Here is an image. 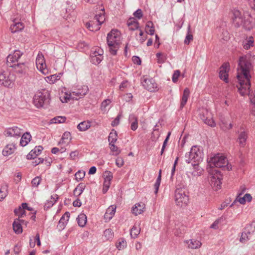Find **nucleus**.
<instances>
[{
    "instance_id": "1",
    "label": "nucleus",
    "mask_w": 255,
    "mask_h": 255,
    "mask_svg": "<svg viewBox=\"0 0 255 255\" xmlns=\"http://www.w3.org/2000/svg\"><path fill=\"white\" fill-rule=\"evenodd\" d=\"M238 75L237 76L240 86L238 90L240 94L244 96L248 94L251 87L250 71L251 64L245 58L240 57L239 62Z\"/></svg>"
},
{
    "instance_id": "2",
    "label": "nucleus",
    "mask_w": 255,
    "mask_h": 255,
    "mask_svg": "<svg viewBox=\"0 0 255 255\" xmlns=\"http://www.w3.org/2000/svg\"><path fill=\"white\" fill-rule=\"evenodd\" d=\"M202 152L197 146H193L189 153L185 155L186 162L188 163H191L192 161L195 163H192L195 169H197L199 172L197 173L192 172L194 175H198L201 174L202 170L198 169L199 167V162L202 159Z\"/></svg>"
},
{
    "instance_id": "3",
    "label": "nucleus",
    "mask_w": 255,
    "mask_h": 255,
    "mask_svg": "<svg viewBox=\"0 0 255 255\" xmlns=\"http://www.w3.org/2000/svg\"><path fill=\"white\" fill-rule=\"evenodd\" d=\"M102 11L98 14H96L94 19L87 22L86 27L91 31H97L100 29V25L104 22L105 20L104 15V9H101Z\"/></svg>"
},
{
    "instance_id": "4",
    "label": "nucleus",
    "mask_w": 255,
    "mask_h": 255,
    "mask_svg": "<svg viewBox=\"0 0 255 255\" xmlns=\"http://www.w3.org/2000/svg\"><path fill=\"white\" fill-rule=\"evenodd\" d=\"M176 204L179 207L185 206L189 201L188 192L185 188H177L175 191Z\"/></svg>"
},
{
    "instance_id": "5",
    "label": "nucleus",
    "mask_w": 255,
    "mask_h": 255,
    "mask_svg": "<svg viewBox=\"0 0 255 255\" xmlns=\"http://www.w3.org/2000/svg\"><path fill=\"white\" fill-rule=\"evenodd\" d=\"M231 17L233 24L236 27L245 26L246 21L244 13L238 9L234 8L231 12Z\"/></svg>"
},
{
    "instance_id": "6",
    "label": "nucleus",
    "mask_w": 255,
    "mask_h": 255,
    "mask_svg": "<svg viewBox=\"0 0 255 255\" xmlns=\"http://www.w3.org/2000/svg\"><path fill=\"white\" fill-rule=\"evenodd\" d=\"M50 94L48 91L37 92L33 97V103L37 108H41L49 103Z\"/></svg>"
},
{
    "instance_id": "7",
    "label": "nucleus",
    "mask_w": 255,
    "mask_h": 255,
    "mask_svg": "<svg viewBox=\"0 0 255 255\" xmlns=\"http://www.w3.org/2000/svg\"><path fill=\"white\" fill-rule=\"evenodd\" d=\"M15 76L8 71H2L0 73V84L4 87L11 88L14 85Z\"/></svg>"
},
{
    "instance_id": "8",
    "label": "nucleus",
    "mask_w": 255,
    "mask_h": 255,
    "mask_svg": "<svg viewBox=\"0 0 255 255\" xmlns=\"http://www.w3.org/2000/svg\"><path fill=\"white\" fill-rule=\"evenodd\" d=\"M208 162L211 167L225 168L226 164L227 163V159L224 156L220 154H217L211 157Z\"/></svg>"
},
{
    "instance_id": "9",
    "label": "nucleus",
    "mask_w": 255,
    "mask_h": 255,
    "mask_svg": "<svg viewBox=\"0 0 255 255\" xmlns=\"http://www.w3.org/2000/svg\"><path fill=\"white\" fill-rule=\"evenodd\" d=\"M199 117L205 124L214 127L216 126L215 121L212 118V114L207 109H200L199 110Z\"/></svg>"
},
{
    "instance_id": "10",
    "label": "nucleus",
    "mask_w": 255,
    "mask_h": 255,
    "mask_svg": "<svg viewBox=\"0 0 255 255\" xmlns=\"http://www.w3.org/2000/svg\"><path fill=\"white\" fill-rule=\"evenodd\" d=\"M36 65L37 69L43 74L46 75L48 72L46 67L45 60L42 53L39 52L36 59Z\"/></svg>"
},
{
    "instance_id": "11",
    "label": "nucleus",
    "mask_w": 255,
    "mask_h": 255,
    "mask_svg": "<svg viewBox=\"0 0 255 255\" xmlns=\"http://www.w3.org/2000/svg\"><path fill=\"white\" fill-rule=\"evenodd\" d=\"M22 54L23 53L18 50H15L12 54H9L6 59L7 66L11 67L18 63V60Z\"/></svg>"
},
{
    "instance_id": "12",
    "label": "nucleus",
    "mask_w": 255,
    "mask_h": 255,
    "mask_svg": "<svg viewBox=\"0 0 255 255\" xmlns=\"http://www.w3.org/2000/svg\"><path fill=\"white\" fill-rule=\"evenodd\" d=\"M121 32L117 29H113V37L115 40L113 39V55L117 54V51L119 48L121 42Z\"/></svg>"
},
{
    "instance_id": "13",
    "label": "nucleus",
    "mask_w": 255,
    "mask_h": 255,
    "mask_svg": "<svg viewBox=\"0 0 255 255\" xmlns=\"http://www.w3.org/2000/svg\"><path fill=\"white\" fill-rule=\"evenodd\" d=\"M246 231L242 233L240 242L244 243L250 240L249 235L255 231V222H253L246 228Z\"/></svg>"
},
{
    "instance_id": "14",
    "label": "nucleus",
    "mask_w": 255,
    "mask_h": 255,
    "mask_svg": "<svg viewBox=\"0 0 255 255\" xmlns=\"http://www.w3.org/2000/svg\"><path fill=\"white\" fill-rule=\"evenodd\" d=\"M104 178L103 193H106L109 189L112 181V173L109 171H105L103 174Z\"/></svg>"
},
{
    "instance_id": "15",
    "label": "nucleus",
    "mask_w": 255,
    "mask_h": 255,
    "mask_svg": "<svg viewBox=\"0 0 255 255\" xmlns=\"http://www.w3.org/2000/svg\"><path fill=\"white\" fill-rule=\"evenodd\" d=\"M11 67L13 68L15 74L20 77L25 76L27 71V67L24 63H17Z\"/></svg>"
},
{
    "instance_id": "16",
    "label": "nucleus",
    "mask_w": 255,
    "mask_h": 255,
    "mask_svg": "<svg viewBox=\"0 0 255 255\" xmlns=\"http://www.w3.org/2000/svg\"><path fill=\"white\" fill-rule=\"evenodd\" d=\"M23 133V130L17 127H13L6 129L4 133L6 136L19 137Z\"/></svg>"
},
{
    "instance_id": "17",
    "label": "nucleus",
    "mask_w": 255,
    "mask_h": 255,
    "mask_svg": "<svg viewBox=\"0 0 255 255\" xmlns=\"http://www.w3.org/2000/svg\"><path fill=\"white\" fill-rule=\"evenodd\" d=\"M219 77L226 83L228 82V72L230 70L229 63H224L220 68Z\"/></svg>"
},
{
    "instance_id": "18",
    "label": "nucleus",
    "mask_w": 255,
    "mask_h": 255,
    "mask_svg": "<svg viewBox=\"0 0 255 255\" xmlns=\"http://www.w3.org/2000/svg\"><path fill=\"white\" fill-rule=\"evenodd\" d=\"M143 86L150 92H154L157 88V84L153 79L145 78L141 82Z\"/></svg>"
},
{
    "instance_id": "19",
    "label": "nucleus",
    "mask_w": 255,
    "mask_h": 255,
    "mask_svg": "<svg viewBox=\"0 0 255 255\" xmlns=\"http://www.w3.org/2000/svg\"><path fill=\"white\" fill-rule=\"evenodd\" d=\"M89 89L87 86L84 85L82 89H79L76 91H73L71 93L73 99L78 100L85 96L88 92Z\"/></svg>"
},
{
    "instance_id": "20",
    "label": "nucleus",
    "mask_w": 255,
    "mask_h": 255,
    "mask_svg": "<svg viewBox=\"0 0 255 255\" xmlns=\"http://www.w3.org/2000/svg\"><path fill=\"white\" fill-rule=\"evenodd\" d=\"M248 138V132L246 130L241 129V131L239 132L237 138V141L241 147H244L245 146Z\"/></svg>"
},
{
    "instance_id": "21",
    "label": "nucleus",
    "mask_w": 255,
    "mask_h": 255,
    "mask_svg": "<svg viewBox=\"0 0 255 255\" xmlns=\"http://www.w3.org/2000/svg\"><path fill=\"white\" fill-rule=\"evenodd\" d=\"M24 223L26 225L27 222H24V220L19 219H16L14 221L12 224L13 229L16 234H19L22 232L21 224Z\"/></svg>"
},
{
    "instance_id": "22",
    "label": "nucleus",
    "mask_w": 255,
    "mask_h": 255,
    "mask_svg": "<svg viewBox=\"0 0 255 255\" xmlns=\"http://www.w3.org/2000/svg\"><path fill=\"white\" fill-rule=\"evenodd\" d=\"M145 207V205L142 202L135 204L132 208V213L135 216H137L144 211Z\"/></svg>"
},
{
    "instance_id": "23",
    "label": "nucleus",
    "mask_w": 255,
    "mask_h": 255,
    "mask_svg": "<svg viewBox=\"0 0 255 255\" xmlns=\"http://www.w3.org/2000/svg\"><path fill=\"white\" fill-rule=\"evenodd\" d=\"M16 144L9 143L7 144L2 150L4 156H8L14 152L16 149Z\"/></svg>"
},
{
    "instance_id": "24",
    "label": "nucleus",
    "mask_w": 255,
    "mask_h": 255,
    "mask_svg": "<svg viewBox=\"0 0 255 255\" xmlns=\"http://www.w3.org/2000/svg\"><path fill=\"white\" fill-rule=\"evenodd\" d=\"M24 28V25L22 22H14L10 25V29L12 33H15L22 30Z\"/></svg>"
},
{
    "instance_id": "25",
    "label": "nucleus",
    "mask_w": 255,
    "mask_h": 255,
    "mask_svg": "<svg viewBox=\"0 0 255 255\" xmlns=\"http://www.w3.org/2000/svg\"><path fill=\"white\" fill-rule=\"evenodd\" d=\"M186 243L188 244V248L191 249H197L199 248L202 245L200 241L194 239L187 241Z\"/></svg>"
},
{
    "instance_id": "26",
    "label": "nucleus",
    "mask_w": 255,
    "mask_h": 255,
    "mask_svg": "<svg viewBox=\"0 0 255 255\" xmlns=\"http://www.w3.org/2000/svg\"><path fill=\"white\" fill-rule=\"evenodd\" d=\"M128 25L131 30H135L139 27V23L134 18L131 17L128 21Z\"/></svg>"
},
{
    "instance_id": "27",
    "label": "nucleus",
    "mask_w": 255,
    "mask_h": 255,
    "mask_svg": "<svg viewBox=\"0 0 255 255\" xmlns=\"http://www.w3.org/2000/svg\"><path fill=\"white\" fill-rule=\"evenodd\" d=\"M31 138V136L29 133H23L22 135L20 138V144L22 146H26L30 141Z\"/></svg>"
},
{
    "instance_id": "28",
    "label": "nucleus",
    "mask_w": 255,
    "mask_h": 255,
    "mask_svg": "<svg viewBox=\"0 0 255 255\" xmlns=\"http://www.w3.org/2000/svg\"><path fill=\"white\" fill-rule=\"evenodd\" d=\"M86 187V185L84 183H79L77 186L75 188L73 191L74 195L76 196H80Z\"/></svg>"
},
{
    "instance_id": "29",
    "label": "nucleus",
    "mask_w": 255,
    "mask_h": 255,
    "mask_svg": "<svg viewBox=\"0 0 255 255\" xmlns=\"http://www.w3.org/2000/svg\"><path fill=\"white\" fill-rule=\"evenodd\" d=\"M190 94L189 89L187 88H185L184 90L183 95L182 96V100L180 104V108H183L186 105L188 97Z\"/></svg>"
},
{
    "instance_id": "30",
    "label": "nucleus",
    "mask_w": 255,
    "mask_h": 255,
    "mask_svg": "<svg viewBox=\"0 0 255 255\" xmlns=\"http://www.w3.org/2000/svg\"><path fill=\"white\" fill-rule=\"evenodd\" d=\"M129 121L132 122L131 123L130 128L134 131L138 127V122L137 118L133 115H130L129 117Z\"/></svg>"
},
{
    "instance_id": "31",
    "label": "nucleus",
    "mask_w": 255,
    "mask_h": 255,
    "mask_svg": "<svg viewBox=\"0 0 255 255\" xmlns=\"http://www.w3.org/2000/svg\"><path fill=\"white\" fill-rule=\"evenodd\" d=\"M91 127V123L89 121H83L79 124L77 128L81 131H86Z\"/></svg>"
},
{
    "instance_id": "32",
    "label": "nucleus",
    "mask_w": 255,
    "mask_h": 255,
    "mask_svg": "<svg viewBox=\"0 0 255 255\" xmlns=\"http://www.w3.org/2000/svg\"><path fill=\"white\" fill-rule=\"evenodd\" d=\"M77 220L79 226L83 227L87 222V217L84 214H80L77 218Z\"/></svg>"
},
{
    "instance_id": "33",
    "label": "nucleus",
    "mask_w": 255,
    "mask_h": 255,
    "mask_svg": "<svg viewBox=\"0 0 255 255\" xmlns=\"http://www.w3.org/2000/svg\"><path fill=\"white\" fill-rule=\"evenodd\" d=\"M254 40L253 37L251 36L249 39H245L243 41L242 45L244 49L246 50L249 49L251 47L253 46Z\"/></svg>"
},
{
    "instance_id": "34",
    "label": "nucleus",
    "mask_w": 255,
    "mask_h": 255,
    "mask_svg": "<svg viewBox=\"0 0 255 255\" xmlns=\"http://www.w3.org/2000/svg\"><path fill=\"white\" fill-rule=\"evenodd\" d=\"M116 247L119 250H123L127 247V242L125 239L121 238L116 244Z\"/></svg>"
},
{
    "instance_id": "35",
    "label": "nucleus",
    "mask_w": 255,
    "mask_h": 255,
    "mask_svg": "<svg viewBox=\"0 0 255 255\" xmlns=\"http://www.w3.org/2000/svg\"><path fill=\"white\" fill-rule=\"evenodd\" d=\"M145 29L147 33L150 34V35L154 34L155 30L154 27L153 26V24L152 21H148L146 23Z\"/></svg>"
},
{
    "instance_id": "36",
    "label": "nucleus",
    "mask_w": 255,
    "mask_h": 255,
    "mask_svg": "<svg viewBox=\"0 0 255 255\" xmlns=\"http://www.w3.org/2000/svg\"><path fill=\"white\" fill-rule=\"evenodd\" d=\"M140 232V228L139 226H136L135 225L133 226L130 230V236L131 238H136L139 234Z\"/></svg>"
},
{
    "instance_id": "37",
    "label": "nucleus",
    "mask_w": 255,
    "mask_h": 255,
    "mask_svg": "<svg viewBox=\"0 0 255 255\" xmlns=\"http://www.w3.org/2000/svg\"><path fill=\"white\" fill-rule=\"evenodd\" d=\"M66 117L63 116H57L54 117L50 120L51 124H61L63 123L66 121Z\"/></svg>"
},
{
    "instance_id": "38",
    "label": "nucleus",
    "mask_w": 255,
    "mask_h": 255,
    "mask_svg": "<svg viewBox=\"0 0 255 255\" xmlns=\"http://www.w3.org/2000/svg\"><path fill=\"white\" fill-rule=\"evenodd\" d=\"M193 39V36L191 33V26L190 25H188V33L187 34L185 37V40H184V43L186 44H189L190 42L192 41Z\"/></svg>"
},
{
    "instance_id": "39",
    "label": "nucleus",
    "mask_w": 255,
    "mask_h": 255,
    "mask_svg": "<svg viewBox=\"0 0 255 255\" xmlns=\"http://www.w3.org/2000/svg\"><path fill=\"white\" fill-rule=\"evenodd\" d=\"M220 126L221 128L224 131H227L233 127V125L231 123L228 124L226 121H221L220 124Z\"/></svg>"
},
{
    "instance_id": "40",
    "label": "nucleus",
    "mask_w": 255,
    "mask_h": 255,
    "mask_svg": "<svg viewBox=\"0 0 255 255\" xmlns=\"http://www.w3.org/2000/svg\"><path fill=\"white\" fill-rule=\"evenodd\" d=\"M103 58V56H96V55L91 56L92 62L95 65L99 64Z\"/></svg>"
},
{
    "instance_id": "41",
    "label": "nucleus",
    "mask_w": 255,
    "mask_h": 255,
    "mask_svg": "<svg viewBox=\"0 0 255 255\" xmlns=\"http://www.w3.org/2000/svg\"><path fill=\"white\" fill-rule=\"evenodd\" d=\"M110 206L107 210L104 216V219L106 222H109L112 219V209Z\"/></svg>"
},
{
    "instance_id": "42",
    "label": "nucleus",
    "mask_w": 255,
    "mask_h": 255,
    "mask_svg": "<svg viewBox=\"0 0 255 255\" xmlns=\"http://www.w3.org/2000/svg\"><path fill=\"white\" fill-rule=\"evenodd\" d=\"M7 186H2L0 189V201L3 200L7 195Z\"/></svg>"
},
{
    "instance_id": "43",
    "label": "nucleus",
    "mask_w": 255,
    "mask_h": 255,
    "mask_svg": "<svg viewBox=\"0 0 255 255\" xmlns=\"http://www.w3.org/2000/svg\"><path fill=\"white\" fill-rule=\"evenodd\" d=\"M70 214L68 212H66L61 218L60 220H59L60 221V223H65V224H67L68 221H69V218H70Z\"/></svg>"
},
{
    "instance_id": "44",
    "label": "nucleus",
    "mask_w": 255,
    "mask_h": 255,
    "mask_svg": "<svg viewBox=\"0 0 255 255\" xmlns=\"http://www.w3.org/2000/svg\"><path fill=\"white\" fill-rule=\"evenodd\" d=\"M43 147L41 146H36L33 149L31 150V153H33L35 156L39 155L43 150Z\"/></svg>"
},
{
    "instance_id": "45",
    "label": "nucleus",
    "mask_w": 255,
    "mask_h": 255,
    "mask_svg": "<svg viewBox=\"0 0 255 255\" xmlns=\"http://www.w3.org/2000/svg\"><path fill=\"white\" fill-rule=\"evenodd\" d=\"M112 30L108 34L107 37V44L109 46V50L110 52H112Z\"/></svg>"
},
{
    "instance_id": "46",
    "label": "nucleus",
    "mask_w": 255,
    "mask_h": 255,
    "mask_svg": "<svg viewBox=\"0 0 255 255\" xmlns=\"http://www.w3.org/2000/svg\"><path fill=\"white\" fill-rule=\"evenodd\" d=\"M111 103V100L109 99L105 100L101 104V108L102 111L105 112L107 111V107Z\"/></svg>"
},
{
    "instance_id": "47",
    "label": "nucleus",
    "mask_w": 255,
    "mask_h": 255,
    "mask_svg": "<svg viewBox=\"0 0 255 255\" xmlns=\"http://www.w3.org/2000/svg\"><path fill=\"white\" fill-rule=\"evenodd\" d=\"M71 136V133L70 132L65 131L59 141V143L65 142V140H68Z\"/></svg>"
},
{
    "instance_id": "48",
    "label": "nucleus",
    "mask_w": 255,
    "mask_h": 255,
    "mask_svg": "<svg viewBox=\"0 0 255 255\" xmlns=\"http://www.w3.org/2000/svg\"><path fill=\"white\" fill-rule=\"evenodd\" d=\"M15 214L18 216V217H21L25 214V211L21 208V207H19L18 208L15 209L14 211Z\"/></svg>"
},
{
    "instance_id": "49",
    "label": "nucleus",
    "mask_w": 255,
    "mask_h": 255,
    "mask_svg": "<svg viewBox=\"0 0 255 255\" xmlns=\"http://www.w3.org/2000/svg\"><path fill=\"white\" fill-rule=\"evenodd\" d=\"M41 179L39 176H36L31 181L33 187H37L41 182Z\"/></svg>"
},
{
    "instance_id": "50",
    "label": "nucleus",
    "mask_w": 255,
    "mask_h": 255,
    "mask_svg": "<svg viewBox=\"0 0 255 255\" xmlns=\"http://www.w3.org/2000/svg\"><path fill=\"white\" fill-rule=\"evenodd\" d=\"M170 134H171V132H169L168 133V134H167L166 138L165 139V140H164V141L163 142V145H162V148H161V152H160V154L161 155H162V154L164 152L165 148L166 146L167 145V143L168 142V140L169 139V136H170Z\"/></svg>"
},
{
    "instance_id": "51",
    "label": "nucleus",
    "mask_w": 255,
    "mask_h": 255,
    "mask_svg": "<svg viewBox=\"0 0 255 255\" xmlns=\"http://www.w3.org/2000/svg\"><path fill=\"white\" fill-rule=\"evenodd\" d=\"M103 50L99 47H97L91 54V56L96 55V56H103Z\"/></svg>"
},
{
    "instance_id": "52",
    "label": "nucleus",
    "mask_w": 255,
    "mask_h": 255,
    "mask_svg": "<svg viewBox=\"0 0 255 255\" xmlns=\"http://www.w3.org/2000/svg\"><path fill=\"white\" fill-rule=\"evenodd\" d=\"M85 174L84 171H79L75 174V178L78 181L80 180L84 177Z\"/></svg>"
},
{
    "instance_id": "53",
    "label": "nucleus",
    "mask_w": 255,
    "mask_h": 255,
    "mask_svg": "<svg viewBox=\"0 0 255 255\" xmlns=\"http://www.w3.org/2000/svg\"><path fill=\"white\" fill-rule=\"evenodd\" d=\"M104 237L106 240H110L112 238V230L111 229H106L104 233Z\"/></svg>"
},
{
    "instance_id": "54",
    "label": "nucleus",
    "mask_w": 255,
    "mask_h": 255,
    "mask_svg": "<svg viewBox=\"0 0 255 255\" xmlns=\"http://www.w3.org/2000/svg\"><path fill=\"white\" fill-rule=\"evenodd\" d=\"M161 182L160 176H158V177L156 179V182L154 185V189H155V193L157 194L158 191L159 187L160 186Z\"/></svg>"
},
{
    "instance_id": "55",
    "label": "nucleus",
    "mask_w": 255,
    "mask_h": 255,
    "mask_svg": "<svg viewBox=\"0 0 255 255\" xmlns=\"http://www.w3.org/2000/svg\"><path fill=\"white\" fill-rule=\"evenodd\" d=\"M180 75V72L179 71V70H176L174 71V72L173 74V76H172V81L174 83H176Z\"/></svg>"
},
{
    "instance_id": "56",
    "label": "nucleus",
    "mask_w": 255,
    "mask_h": 255,
    "mask_svg": "<svg viewBox=\"0 0 255 255\" xmlns=\"http://www.w3.org/2000/svg\"><path fill=\"white\" fill-rule=\"evenodd\" d=\"M241 196H238V197H237L236 198V200L234 201V202L233 203H232L231 205V207H232L234 205V203L235 202V201L236 200H237L238 202H239L240 203V204H245L246 202V198H245V196H244V197H240Z\"/></svg>"
},
{
    "instance_id": "57",
    "label": "nucleus",
    "mask_w": 255,
    "mask_h": 255,
    "mask_svg": "<svg viewBox=\"0 0 255 255\" xmlns=\"http://www.w3.org/2000/svg\"><path fill=\"white\" fill-rule=\"evenodd\" d=\"M133 15L138 19L141 18L143 16L142 10L140 9H138L133 13Z\"/></svg>"
},
{
    "instance_id": "58",
    "label": "nucleus",
    "mask_w": 255,
    "mask_h": 255,
    "mask_svg": "<svg viewBox=\"0 0 255 255\" xmlns=\"http://www.w3.org/2000/svg\"><path fill=\"white\" fill-rule=\"evenodd\" d=\"M122 115L121 113L119 114L118 116L115 118L114 121H113V126H117L120 123V120Z\"/></svg>"
},
{
    "instance_id": "59",
    "label": "nucleus",
    "mask_w": 255,
    "mask_h": 255,
    "mask_svg": "<svg viewBox=\"0 0 255 255\" xmlns=\"http://www.w3.org/2000/svg\"><path fill=\"white\" fill-rule=\"evenodd\" d=\"M184 231V227L183 226L181 227L178 229H176V231L175 232V235L177 236H180L182 235Z\"/></svg>"
},
{
    "instance_id": "60",
    "label": "nucleus",
    "mask_w": 255,
    "mask_h": 255,
    "mask_svg": "<svg viewBox=\"0 0 255 255\" xmlns=\"http://www.w3.org/2000/svg\"><path fill=\"white\" fill-rule=\"evenodd\" d=\"M124 160L121 157H119L116 160V164L119 167L122 166L124 165Z\"/></svg>"
},
{
    "instance_id": "61",
    "label": "nucleus",
    "mask_w": 255,
    "mask_h": 255,
    "mask_svg": "<svg viewBox=\"0 0 255 255\" xmlns=\"http://www.w3.org/2000/svg\"><path fill=\"white\" fill-rule=\"evenodd\" d=\"M35 160L34 161H33V166H35L43 162L44 159L41 158H35Z\"/></svg>"
},
{
    "instance_id": "62",
    "label": "nucleus",
    "mask_w": 255,
    "mask_h": 255,
    "mask_svg": "<svg viewBox=\"0 0 255 255\" xmlns=\"http://www.w3.org/2000/svg\"><path fill=\"white\" fill-rule=\"evenodd\" d=\"M121 152V150L114 144H113V154L118 155Z\"/></svg>"
},
{
    "instance_id": "63",
    "label": "nucleus",
    "mask_w": 255,
    "mask_h": 255,
    "mask_svg": "<svg viewBox=\"0 0 255 255\" xmlns=\"http://www.w3.org/2000/svg\"><path fill=\"white\" fill-rule=\"evenodd\" d=\"M128 82L127 81H125L123 82L120 86H119V88L121 90L123 91L124 90L125 88H126L128 87Z\"/></svg>"
},
{
    "instance_id": "64",
    "label": "nucleus",
    "mask_w": 255,
    "mask_h": 255,
    "mask_svg": "<svg viewBox=\"0 0 255 255\" xmlns=\"http://www.w3.org/2000/svg\"><path fill=\"white\" fill-rule=\"evenodd\" d=\"M132 60L134 64L140 65L141 63L140 59L138 56H133L132 58Z\"/></svg>"
}]
</instances>
